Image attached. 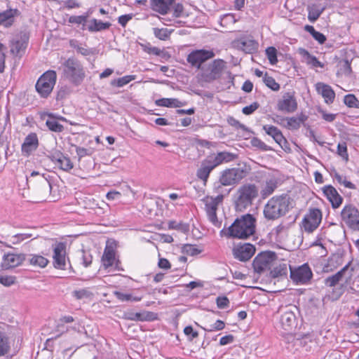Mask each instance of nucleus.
<instances>
[{"label": "nucleus", "instance_id": "nucleus-64", "mask_svg": "<svg viewBox=\"0 0 359 359\" xmlns=\"http://www.w3.org/2000/svg\"><path fill=\"white\" fill-rule=\"evenodd\" d=\"M64 154L60 151L55 150L51 151L50 154L48 155V158L53 163L56 164V163L60 161V159L63 157Z\"/></svg>", "mask_w": 359, "mask_h": 359}, {"label": "nucleus", "instance_id": "nucleus-46", "mask_svg": "<svg viewBox=\"0 0 359 359\" xmlns=\"http://www.w3.org/2000/svg\"><path fill=\"white\" fill-rule=\"evenodd\" d=\"M250 143L253 147L258 148L263 151H268L272 150L271 147L266 144L263 141H262L258 137L252 138V140H250Z\"/></svg>", "mask_w": 359, "mask_h": 359}, {"label": "nucleus", "instance_id": "nucleus-7", "mask_svg": "<svg viewBox=\"0 0 359 359\" xmlns=\"http://www.w3.org/2000/svg\"><path fill=\"white\" fill-rule=\"evenodd\" d=\"M29 36V32L25 29L20 31L10 40V52L13 56L19 58L22 57L28 46Z\"/></svg>", "mask_w": 359, "mask_h": 359}, {"label": "nucleus", "instance_id": "nucleus-36", "mask_svg": "<svg viewBox=\"0 0 359 359\" xmlns=\"http://www.w3.org/2000/svg\"><path fill=\"white\" fill-rule=\"evenodd\" d=\"M331 175L337 181L339 184H343L345 187L350 189H356V186L354 184L348 181L346 177L341 176L335 169H334L332 172H331Z\"/></svg>", "mask_w": 359, "mask_h": 359}, {"label": "nucleus", "instance_id": "nucleus-45", "mask_svg": "<svg viewBox=\"0 0 359 359\" xmlns=\"http://www.w3.org/2000/svg\"><path fill=\"white\" fill-rule=\"evenodd\" d=\"M344 104L351 108L359 109V100L353 94H348L344 97Z\"/></svg>", "mask_w": 359, "mask_h": 359}, {"label": "nucleus", "instance_id": "nucleus-21", "mask_svg": "<svg viewBox=\"0 0 359 359\" xmlns=\"http://www.w3.org/2000/svg\"><path fill=\"white\" fill-rule=\"evenodd\" d=\"M39 139L35 133H29L25 138L21 146V151L24 156H29L36 151L39 147Z\"/></svg>", "mask_w": 359, "mask_h": 359}, {"label": "nucleus", "instance_id": "nucleus-9", "mask_svg": "<svg viewBox=\"0 0 359 359\" xmlns=\"http://www.w3.org/2000/svg\"><path fill=\"white\" fill-rule=\"evenodd\" d=\"M341 222L350 229L359 231V210L352 204L344 206L341 211Z\"/></svg>", "mask_w": 359, "mask_h": 359}, {"label": "nucleus", "instance_id": "nucleus-60", "mask_svg": "<svg viewBox=\"0 0 359 359\" xmlns=\"http://www.w3.org/2000/svg\"><path fill=\"white\" fill-rule=\"evenodd\" d=\"M70 93V90L67 86H62L57 92L56 100L57 101L65 99Z\"/></svg>", "mask_w": 359, "mask_h": 359}, {"label": "nucleus", "instance_id": "nucleus-11", "mask_svg": "<svg viewBox=\"0 0 359 359\" xmlns=\"http://www.w3.org/2000/svg\"><path fill=\"white\" fill-rule=\"evenodd\" d=\"M277 258L274 252L265 251L258 254L253 260L252 266L254 271L258 273H262L266 269L270 268L272 262Z\"/></svg>", "mask_w": 359, "mask_h": 359}, {"label": "nucleus", "instance_id": "nucleus-17", "mask_svg": "<svg viewBox=\"0 0 359 359\" xmlns=\"http://www.w3.org/2000/svg\"><path fill=\"white\" fill-rule=\"evenodd\" d=\"M349 264L348 263L335 274L326 278L324 281L325 285L327 287H335L343 279L345 280V283L348 284L353 271V269L349 270Z\"/></svg>", "mask_w": 359, "mask_h": 359}, {"label": "nucleus", "instance_id": "nucleus-47", "mask_svg": "<svg viewBox=\"0 0 359 359\" xmlns=\"http://www.w3.org/2000/svg\"><path fill=\"white\" fill-rule=\"evenodd\" d=\"M140 46L144 52L150 55L159 56L162 53V50L160 48L155 46H151L149 43H140Z\"/></svg>", "mask_w": 359, "mask_h": 359}, {"label": "nucleus", "instance_id": "nucleus-23", "mask_svg": "<svg viewBox=\"0 0 359 359\" xmlns=\"http://www.w3.org/2000/svg\"><path fill=\"white\" fill-rule=\"evenodd\" d=\"M315 86L317 93L322 95L326 104L333 103L335 98V92L330 86L323 82H318Z\"/></svg>", "mask_w": 359, "mask_h": 359}, {"label": "nucleus", "instance_id": "nucleus-12", "mask_svg": "<svg viewBox=\"0 0 359 359\" xmlns=\"http://www.w3.org/2000/svg\"><path fill=\"white\" fill-rule=\"evenodd\" d=\"M290 278L296 284L306 285L309 283L313 277V273L308 264L292 269L290 266Z\"/></svg>", "mask_w": 359, "mask_h": 359}, {"label": "nucleus", "instance_id": "nucleus-44", "mask_svg": "<svg viewBox=\"0 0 359 359\" xmlns=\"http://www.w3.org/2000/svg\"><path fill=\"white\" fill-rule=\"evenodd\" d=\"M88 14L83 15H72L69 18L68 22L70 24L82 25V29H85V25L87 22Z\"/></svg>", "mask_w": 359, "mask_h": 359}, {"label": "nucleus", "instance_id": "nucleus-16", "mask_svg": "<svg viewBox=\"0 0 359 359\" xmlns=\"http://www.w3.org/2000/svg\"><path fill=\"white\" fill-rule=\"evenodd\" d=\"M297 102L294 96V92L283 93L281 98L278 100L276 109L285 113H293L297 109Z\"/></svg>", "mask_w": 359, "mask_h": 359}, {"label": "nucleus", "instance_id": "nucleus-58", "mask_svg": "<svg viewBox=\"0 0 359 359\" xmlns=\"http://www.w3.org/2000/svg\"><path fill=\"white\" fill-rule=\"evenodd\" d=\"M337 154L343 158L345 161L348 160V154L347 151V147L345 142L339 143L337 145Z\"/></svg>", "mask_w": 359, "mask_h": 359}, {"label": "nucleus", "instance_id": "nucleus-48", "mask_svg": "<svg viewBox=\"0 0 359 359\" xmlns=\"http://www.w3.org/2000/svg\"><path fill=\"white\" fill-rule=\"evenodd\" d=\"M265 51L270 64L276 65L278 62L276 48L273 46H270L268 47Z\"/></svg>", "mask_w": 359, "mask_h": 359}, {"label": "nucleus", "instance_id": "nucleus-50", "mask_svg": "<svg viewBox=\"0 0 359 359\" xmlns=\"http://www.w3.org/2000/svg\"><path fill=\"white\" fill-rule=\"evenodd\" d=\"M155 314L153 312L147 311V312H137L135 313V321H147L153 320L154 318L153 316Z\"/></svg>", "mask_w": 359, "mask_h": 359}, {"label": "nucleus", "instance_id": "nucleus-56", "mask_svg": "<svg viewBox=\"0 0 359 359\" xmlns=\"http://www.w3.org/2000/svg\"><path fill=\"white\" fill-rule=\"evenodd\" d=\"M228 123L231 126L235 127L236 128L241 129L243 131L252 132L247 126L244 124L240 123L238 120L234 118L233 117H229L227 120Z\"/></svg>", "mask_w": 359, "mask_h": 359}, {"label": "nucleus", "instance_id": "nucleus-6", "mask_svg": "<svg viewBox=\"0 0 359 359\" xmlns=\"http://www.w3.org/2000/svg\"><path fill=\"white\" fill-rule=\"evenodd\" d=\"M57 80V74L54 70L44 72L37 80L35 88L41 97L47 98L53 91Z\"/></svg>", "mask_w": 359, "mask_h": 359}, {"label": "nucleus", "instance_id": "nucleus-54", "mask_svg": "<svg viewBox=\"0 0 359 359\" xmlns=\"http://www.w3.org/2000/svg\"><path fill=\"white\" fill-rule=\"evenodd\" d=\"M72 295L76 299H82L84 298H88L92 295V292L87 289H81L78 290H74Z\"/></svg>", "mask_w": 359, "mask_h": 359}, {"label": "nucleus", "instance_id": "nucleus-10", "mask_svg": "<svg viewBox=\"0 0 359 359\" xmlns=\"http://www.w3.org/2000/svg\"><path fill=\"white\" fill-rule=\"evenodd\" d=\"M212 50L197 49L192 50L187 57V61L191 67L202 70V65L215 57Z\"/></svg>", "mask_w": 359, "mask_h": 359}, {"label": "nucleus", "instance_id": "nucleus-27", "mask_svg": "<svg viewBox=\"0 0 359 359\" xmlns=\"http://www.w3.org/2000/svg\"><path fill=\"white\" fill-rule=\"evenodd\" d=\"M175 0H151V8L162 15L166 14Z\"/></svg>", "mask_w": 359, "mask_h": 359}, {"label": "nucleus", "instance_id": "nucleus-37", "mask_svg": "<svg viewBox=\"0 0 359 359\" xmlns=\"http://www.w3.org/2000/svg\"><path fill=\"white\" fill-rule=\"evenodd\" d=\"M10 351L9 340L6 334L0 331V357L6 355Z\"/></svg>", "mask_w": 359, "mask_h": 359}, {"label": "nucleus", "instance_id": "nucleus-26", "mask_svg": "<svg viewBox=\"0 0 359 359\" xmlns=\"http://www.w3.org/2000/svg\"><path fill=\"white\" fill-rule=\"evenodd\" d=\"M215 168L211 160H205L202 162L201 167L197 170L196 176L198 179L203 181L205 184L210 172Z\"/></svg>", "mask_w": 359, "mask_h": 359}, {"label": "nucleus", "instance_id": "nucleus-4", "mask_svg": "<svg viewBox=\"0 0 359 359\" xmlns=\"http://www.w3.org/2000/svg\"><path fill=\"white\" fill-rule=\"evenodd\" d=\"M65 79L75 86H80L86 77V72L81 62L75 57H69L62 65Z\"/></svg>", "mask_w": 359, "mask_h": 359}, {"label": "nucleus", "instance_id": "nucleus-13", "mask_svg": "<svg viewBox=\"0 0 359 359\" xmlns=\"http://www.w3.org/2000/svg\"><path fill=\"white\" fill-rule=\"evenodd\" d=\"M52 247L53 266L57 269L65 270L66 269L67 243L56 242Z\"/></svg>", "mask_w": 359, "mask_h": 359}, {"label": "nucleus", "instance_id": "nucleus-34", "mask_svg": "<svg viewBox=\"0 0 359 359\" xmlns=\"http://www.w3.org/2000/svg\"><path fill=\"white\" fill-rule=\"evenodd\" d=\"M277 188V182L275 180H270L266 182L265 186L260 191L262 198L264 199L271 195Z\"/></svg>", "mask_w": 359, "mask_h": 359}, {"label": "nucleus", "instance_id": "nucleus-63", "mask_svg": "<svg viewBox=\"0 0 359 359\" xmlns=\"http://www.w3.org/2000/svg\"><path fill=\"white\" fill-rule=\"evenodd\" d=\"M203 201L205 203V211H217V205L214 201L210 200L208 197H207L205 199H203Z\"/></svg>", "mask_w": 359, "mask_h": 359}, {"label": "nucleus", "instance_id": "nucleus-32", "mask_svg": "<svg viewBox=\"0 0 359 359\" xmlns=\"http://www.w3.org/2000/svg\"><path fill=\"white\" fill-rule=\"evenodd\" d=\"M111 24L109 22H103L101 20L93 18L90 20V24L88 25L87 29L90 32H101L108 29Z\"/></svg>", "mask_w": 359, "mask_h": 359}, {"label": "nucleus", "instance_id": "nucleus-33", "mask_svg": "<svg viewBox=\"0 0 359 359\" xmlns=\"http://www.w3.org/2000/svg\"><path fill=\"white\" fill-rule=\"evenodd\" d=\"M287 275V265L285 263L279 264L278 266H274L270 271L271 278H282L286 277Z\"/></svg>", "mask_w": 359, "mask_h": 359}, {"label": "nucleus", "instance_id": "nucleus-8", "mask_svg": "<svg viewBox=\"0 0 359 359\" xmlns=\"http://www.w3.org/2000/svg\"><path fill=\"white\" fill-rule=\"evenodd\" d=\"M226 62L222 59L214 60L207 66L202 68V79L207 83H211L220 78L225 68Z\"/></svg>", "mask_w": 359, "mask_h": 359}, {"label": "nucleus", "instance_id": "nucleus-51", "mask_svg": "<svg viewBox=\"0 0 359 359\" xmlns=\"http://www.w3.org/2000/svg\"><path fill=\"white\" fill-rule=\"evenodd\" d=\"M301 126L297 117H287L286 124L285 126L289 130H298Z\"/></svg>", "mask_w": 359, "mask_h": 359}, {"label": "nucleus", "instance_id": "nucleus-15", "mask_svg": "<svg viewBox=\"0 0 359 359\" xmlns=\"http://www.w3.org/2000/svg\"><path fill=\"white\" fill-rule=\"evenodd\" d=\"M116 248V244L114 241H107L105 248L104 250V252L102 257V262L104 266V268L107 269L109 267L113 266L115 265V269L117 270L120 269L119 264L121 262L118 259H116V252L115 250Z\"/></svg>", "mask_w": 359, "mask_h": 359}, {"label": "nucleus", "instance_id": "nucleus-30", "mask_svg": "<svg viewBox=\"0 0 359 359\" xmlns=\"http://www.w3.org/2000/svg\"><path fill=\"white\" fill-rule=\"evenodd\" d=\"M299 53L303 56L307 65L310 66L311 68H323L325 67V65L323 62H320L316 56L311 55L306 49L299 48Z\"/></svg>", "mask_w": 359, "mask_h": 359}, {"label": "nucleus", "instance_id": "nucleus-5", "mask_svg": "<svg viewBox=\"0 0 359 359\" xmlns=\"http://www.w3.org/2000/svg\"><path fill=\"white\" fill-rule=\"evenodd\" d=\"M248 170L246 168H227L220 173L219 181L215 183L214 189L217 193L220 192L222 186H233L238 184L247 177Z\"/></svg>", "mask_w": 359, "mask_h": 359}, {"label": "nucleus", "instance_id": "nucleus-35", "mask_svg": "<svg viewBox=\"0 0 359 359\" xmlns=\"http://www.w3.org/2000/svg\"><path fill=\"white\" fill-rule=\"evenodd\" d=\"M29 262L31 265L35 267L44 268L47 266L49 261L41 255H32L31 258L29 259Z\"/></svg>", "mask_w": 359, "mask_h": 359}, {"label": "nucleus", "instance_id": "nucleus-43", "mask_svg": "<svg viewBox=\"0 0 359 359\" xmlns=\"http://www.w3.org/2000/svg\"><path fill=\"white\" fill-rule=\"evenodd\" d=\"M264 83L265 85L273 91H278L280 89V85L276 80L272 77L269 76L267 72L265 73L263 78Z\"/></svg>", "mask_w": 359, "mask_h": 359}, {"label": "nucleus", "instance_id": "nucleus-1", "mask_svg": "<svg viewBox=\"0 0 359 359\" xmlns=\"http://www.w3.org/2000/svg\"><path fill=\"white\" fill-rule=\"evenodd\" d=\"M293 208V200L286 194L274 196L264 207V216L267 220H276L285 215Z\"/></svg>", "mask_w": 359, "mask_h": 359}, {"label": "nucleus", "instance_id": "nucleus-39", "mask_svg": "<svg viewBox=\"0 0 359 359\" xmlns=\"http://www.w3.org/2000/svg\"><path fill=\"white\" fill-rule=\"evenodd\" d=\"M338 66V74H344L346 76H350L351 74L352 73L351 62H349L348 60H342L339 61Z\"/></svg>", "mask_w": 359, "mask_h": 359}, {"label": "nucleus", "instance_id": "nucleus-19", "mask_svg": "<svg viewBox=\"0 0 359 359\" xmlns=\"http://www.w3.org/2000/svg\"><path fill=\"white\" fill-rule=\"evenodd\" d=\"M255 250V247L252 244L246 243L234 247L233 255L236 259L241 262H246L254 255Z\"/></svg>", "mask_w": 359, "mask_h": 359}, {"label": "nucleus", "instance_id": "nucleus-20", "mask_svg": "<svg viewBox=\"0 0 359 359\" xmlns=\"http://www.w3.org/2000/svg\"><path fill=\"white\" fill-rule=\"evenodd\" d=\"M26 259L25 254L8 253L4 255L1 270H8L20 266Z\"/></svg>", "mask_w": 359, "mask_h": 359}, {"label": "nucleus", "instance_id": "nucleus-52", "mask_svg": "<svg viewBox=\"0 0 359 359\" xmlns=\"http://www.w3.org/2000/svg\"><path fill=\"white\" fill-rule=\"evenodd\" d=\"M206 332H214V331H219L222 330L225 327V323L224 321L221 320H217L216 322L213 324H211L209 325L208 327H201Z\"/></svg>", "mask_w": 359, "mask_h": 359}, {"label": "nucleus", "instance_id": "nucleus-55", "mask_svg": "<svg viewBox=\"0 0 359 359\" xmlns=\"http://www.w3.org/2000/svg\"><path fill=\"white\" fill-rule=\"evenodd\" d=\"M16 283V277L13 276L0 275V283L5 287H10Z\"/></svg>", "mask_w": 359, "mask_h": 359}, {"label": "nucleus", "instance_id": "nucleus-18", "mask_svg": "<svg viewBox=\"0 0 359 359\" xmlns=\"http://www.w3.org/2000/svg\"><path fill=\"white\" fill-rule=\"evenodd\" d=\"M262 129L264 130L265 133L271 137L283 150H290L288 142L280 129L272 125H264Z\"/></svg>", "mask_w": 359, "mask_h": 359}, {"label": "nucleus", "instance_id": "nucleus-2", "mask_svg": "<svg viewBox=\"0 0 359 359\" xmlns=\"http://www.w3.org/2000/svg\"><path fill=\"white\" fill-rule=\"evenodd\" d=\"M259 195L258 187L246 183L239 187L233 195V205L236 212H243L250 207Z\"/></svg>", "mask_w": 359, "mask_h": 359}, {"label": "nucleus", "instance_id": "nucleus-29", "mask_svg": "<svg viewBox=\"0 0 359 359\" xmlns=\"http://www.w3.org/2000/svg\"><path fill=\"white\" fill-rule=\"evenodd\" d=\"M238 158V154L228 152V151H220L218 152L211 161L215 167L223 163H229L234 161Z\"/></svg>", "mask_w": 359, "mask_h": 359}, {"label": "nucleus", "instance_id": "nucleus-28", "mask_svg": "<svg viewBox=\"0 0 359 359\" xmlns=\"http://www.w3.org/2000/svg\"><path fill=\"white\" fill-rule=\"evenodd\" d=\"M44 115L48 117L46 121V126L49 130L60 133L65 130L64 126L57 121V114L47 112Z\"/></svg>", "mask_w": 359, "mask_h": 359}, {"label": "nucleus", "instance_id": "nucleus-3", "mask_svg": "<svg viewBox=\"0 0 359 359\" xmlns=\"http://www.w3.org/2000/svg\"><path fill=\"white\" fill-rule=\"evenodd\" d=\"M257 219L252 214L247 213L237 217L231 224L229 233L235 238L247 239L255 233Z\"/></svg>", "mask_w": 359, "mask_h": 359}, {"label": "nucleus", "instance_id": "nucleus-31", "mask_svg": "<svg viewBox=\"0 0 359 359\" xmlns=\"http://www.w3.org/2000/svg\"><path fill=\"white\" fill-rule=\"evenodd\" d=\"M1 17L4 22V26L6 27H11L14 22V17L18 16L20 15V12L17 8H10L7 9L3 12L0 13Z\"/></svg>", "mask_w": 359, "mask_h": 359}, {"label": "nucleus", "instance_id": "nucleus-57", "mask_svg": "<svg viewBox=\"0 0 359 359\" xmlns=\"http://www.w3.org/2000/svg\"><path fill=\"white\" fill-rule=\"evenodd\" d=\"M154 36L160 40H166L170 35L167 29L154 28Z\"/></svg>", "mask_w": 359, "mask_h": 359}, {"label": "nucleus", "instance_id": "nucleus-53", "mask_svg": "<svg viewBox=\"0 0 359 359\" xmlns=\"http://www.w3.org/2000/svg\"><path fill=\"white\" fill-rule=\"evenodd\" d=\"M39 176L41 183L46 187H48L50 189L52 188L51 182L49 180V175L46 176V174H41L38 171H32L30 174V177Z\"/></svg>", "mask_w": 359, "mask_h": 359}, {"label": "nucleus", "instance_id": "nucleus-38", "mask_svg": "<svg viewBox=\"0 0 359 359\" xmlns=\"http://www.w3.org/2000/svg\"><path fill=\"white\" fill-rule=\"evenodd\" d=\"M114 295L121 302H140L142 297H134L131 294H125L119 291H114Z\"/></svg>", "mask_w": 359, "mask_h": 359}, {"label": "nucleus", "instance_id": "nucleus-49", "mask_svg": "<svg viewBox=\"0 0 359 359\" xmlns=\"http://www.w3.org/2000/svg\"><path fill=\"white\" fill-rule=\"evenodd\" d=\"M201 250H199L194 245L184 244L182 246V252L190 256H195L201 252Z\"/></svg>", "mask_w": 359, "mask_h": 359}, {"label": "nucleus", "instance_id": "nucleus-25", "mask_svg": "<svg viewBox=\"0 0 359 359\" xmlns=\"http://www.w3.org/2000/svg\"><path fill=\"white\" fill-rule=\"evenodd\" d=\"M258 47L259 43L252 39L245 38L237 41V48L248 54L257 52Z\"/></svg>", "mask_w": 359, "mask_h": 359}, {"label": "nucleus", "instance_id": "nucleus-40", "mask_svg": "<svg viewBox=\"0 0 359 359\" xmlns=\"http://www.w3.org/2000/svg\"><path fill=\"white\" fill-rule=\"evenodd\" d=\"M56 164L64 171H69L74 167L73 163L71 161L70 158L65 154L63 155V157L56 163Z\"/></svg>", "mask_w": 359, "mask_h": 359}, {"label": "nucleus", "instance_id": "nucleus-14", "mask_svg": "<svg viewBox=\"0 0 359 359\" xmlns=\"http://www.w3.org/2000/svg\"><path fill=\"white\" fill-rule=\"evenodd\" d=\"M322 220V212L318 208H311L306 214L302 220V226L305 231L311 233L316 230Z\"/></svg>", "mask_w": 359, "mask_h": 359}, {"label": "nucleus", "instance_id": "nucleus-59", "mask_svg": "<svg viewBox=\"0 0 359 359\" xmlns=\"http://www.w3.org/2000/svg\"><path fill=\"white\" fill-rule=\"evenodd\" d=\"M323 11V8L319 9V8H311L309 11L308 18L311 22H315L316 21L321 13Z\"/></svg>", "mask_w": 359, "mask_h": 359}, {"label": "nucleus", "instance_id": "nucleus-42", "mask_svg": "<svg viewBox=\"0 0 359 359\" xmlns=\"http://www.w3.org/2000/svg\"><path fill=\"white\" fill-rule=\"evenodd\" d=\"M135 79V76L127 75L121 78L115 79L111 81V85L116 87H123Z\"/></svg>", "mask_w": 359, "mask_h": 359}, {"label": "nucleus", "instance_id": "nucleus-24", "mask_svg": "<svg viewBox=\"0 0 359 359\" xmlns=\"http://www.w3.org/2000/svg\"><path fill=\"white\" fill-rule=\"evenodd\" d=\"M280 322L283 329L288 332L295 328L297 325L294 312L291 310H287L281 315Z\"/></svg>", "mask_w": 359, "mask_h": 359}, {"label": "nucleus", "instance_id": "nucleus-41", "mask_svg": "<svg viewBox=\"0 0 359 359\" xmlns=\"http://www.w3.org/2000/svg\"><path fill=\"white\" fill-rule=\"evenodd\" d=\"M168 228L170 229H176L183 233H187L189 231V225L188 224L177 222L175 220L169 221Z\"/></svg>", "mask_w": 359, "mask_h": 359}, {"label": "nucleus", "instance_id": "nucleus-22", "mask_svg": "<svg viewBox=\"0 0 359 359\" xmlns=\"http://www.w3.org/2000/svg\"><path fill=\"white\" fill-rule=\"evenodd\" d=\"M323 192L327 199L331 203L334 209L339 208L342 202L343 198L339 194L337 189L332 185H326L323 188Z\"/></svg>", "mask_w": 359, "mask_h": 359}, {"label": "nucleus", "instance_id": "nucleus-62", "mask_svg": "<svg viewBox=\"0 0 359 359\" xmlns=\"http://www.w3.org/2000/svg\"><path fill=\"white\" fill-rule=\"evenodd\" d=\"M217 306L220 309H226L229 305V300L226 296H219L216 299Z\"/></svg>", "mask_w": 359, "mask_h": 359}, {"label": "nucleus", "instance_id": "nucleus-61", "mask_svg": "<svg viewBox=\"0 0 359 359\" xmlns=\"http://www.w3.org/2000/svg\"><path fill=\"white\" fill-rule=\"evenodd\" d=\"M259 107V104L257 102H254L248 106H245L243 108L242 112L245 115H250L255 112Z\"/></svg>", "mask_w": 359, "mask_h": 359}]
</instances>
